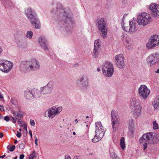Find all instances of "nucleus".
I'll return each mask as SVG.
<instances>
[{"mask_svg":"<svg viewBox=\"0 0 159 159\" xmlns=\"http://www.w3.org/2000/svg\"><path fill=\"white\" fill-rule=\"evenodd\" d=\"M15 147H16L15 145H13L10 146L9 148H8V149L10 152H13L14 150Z\"/></svg>","mask_w":159,"mask_h":159,"instance_id":"a19ab883","label":"nucleus"},{"mask_svg":"<svg viewBox=\"0 0 159 159\" xmlns=\"http://www.w3.org/2000/svg\"><path fill=\"white\" fill-rule=\"evenodd\" d=\"M159 44V36L155 35L152 36L146 43V48L148 49H152Z\"/></svg>","mask_w":159,"mask_h":159,"instance_id":"9d476101","label":"nucleus"},{"mask_svg":"<svg viewBox=\"0 0 159 159\" xmlns=\"http://www.w3.org/2000/svg\"><path fill=\"white\" fill-rule=\"evenodd\" d=\"M25 156L24 154H22L20 155L19 157L20 159H23L24 157Z\"/></svg>","mask_w":159,"mask_h":159,"instance_id":"8fccbe9b","label":"nucleus"},{"mask_svg":"<svg viewBox=\"0 0 159 159\" xmlns=\"http://www.w3.org/2000/svg\"><path fill=\"white\" fill-rule=\"evenodd\" d=\"M129 26H127L124 23V20H122L121 26L123 30L128 33L132 34L137 31L138 28L135 22L132 20L129 22Z\"/></svg>","mask_w":159,"mask_h":159,"instance_id":"423d86ee","label":"nucleus"},{"mask_svg":"<svg viewBox=\"0 0 159 159\" xmlns=\"http://www.w3.org/2000/svg\"><path fill=\"white\" fill-rule=\"evenodd\" d=\"M134 127V125L133 120H131L129 121L128 124V128L129 129H133Z\"/></svg>","mask_w":159,"mask_h":159,"instance_id":"473e14b6","label":"nucleus"},{"mask_svg":"<svg viewBox=\"0 0 159 159\" xmlns=\"http://www.w3.org/2000/svg\"><path fill=\"white\" fill-rule=\"evenodd\" d=\"M149 9L151 11V14L154 18H159V5L151 3L149 7Z\"/></svg>","mask_w":159,"mask_h":159,"instance_id":"dca6fc26","label":"nucleus"},{"mask_svg":"<svg viewBox=\"0 0 159 159\" xmlns=\"http://www.w3.org/2000/svg\"><path fill=\"white\" fill-rule=\"evenodd\" d=\"M3 136V133L2 132H0V138H2Z\"/></svg>","mask_w":159,"mask_h":159,"instance_id":"6e6d98bb","label":"nucleus"},{"mask_svg":"<svg viewBox=\"0 0 159 159\" xmlns=\"http://www.w3.org/2000/svg\"><path fill=\"white\" fill-rule=\"evenodd\" d=\"M19 117H20V118L22 117V116H23V115L22 114H19Z\"/></svg>","mask_w":159,"mask_h":159,"instance_id":"e2e57ef3","label":"nucleus"},{"mask_svg":"<svg viewBox=\"0 0 159 159\" xmlns=\"http://www.w3.org/2000/svg\"><path fill=\"white\" fill-rule=\"evenodd\" d=\"M4 60L0 59V70L2 71Z\"/></svg>","mask_w":159,"mask_h":159,"instance_id":"e433bc0d","label":"nucleus"},{"mask_svg":"<svg viewBox=\"0 0 159 159\" xmlns=\"http://www.w3.org/2000/svg\"><path fill=\"white\" fill-rule=\"evenodd\" d=\"M32 92L33 95V98H38L40 97L41 95V92L39 90L33 88L32 89Z\"/></svg>","mask_w":159,"mask_h":159,"instance_id":"4be33fe9","label":"nucleus"},{"mask_svg":"<svg viewBox=\"0 0 159 159\" xmlns=\"http://www.w3.org/2000/svg\"><path fill=\"white\" fill-rule=\"evenodd\" d=\"M100 50V49L94 48L93 51V56L94 58L97 57L99 55V52Z\"/></svg>","mask_w":159,"mask_h":159,"instance_id":"7c9ffc66","label":"nucleus"},{"mask_svg":"<svg viewBox=\"0 0 159 159\" xmlns=\"http://www.w3.org/2000/svg\"><path fill=\"white\" fill-rule=\"evenodd\" d=\"M17 142V140L16 139V140H15V141H14V144H16Z\"/></svg>","mask_w":159,"mask_h":159,"instance_id":"338daca9","label":"nucleus"},{"mask_svg":"<svg viewBox=\"0 0 159 159\" xmlns=\"http://www.w3.org/2000/svg\"><path fill=\"white\" fill-rule=\"evenodd\" d=\"M89 78L86 75H81L78 78L77 85L81 89H86L89 85Z\"/></svg>","mask_w":159,"mask_h":159,"instance_id":"0eeeda50","label":"nucleus"},{"mask_svg":"<svg viewBox=\"0 0 159 159\" xmlns=\"http://www.w3.org/2000/svg\"><path fill=\"white\" fill-rule=\"evenodd\" d=\"M3 118L2 116L0 113V119H2Z\"/></svg>","mask_w":159,"mask_h":159,"instance_id":"774afa93","label":"nucleus"},{"mask_svg":"<svg viewBox=\"0 0 159 159\" xmlns=\"http://www.w3.org/2000/svg\"><path fill=\"white\" fill-rule=\"evenodd\" d=\"M74 159H80V158L79 156L75 157H74Z\"/></svg>","mask_w":159,"mask_h":159,"instance_id":"bf43d9fd","label":"nucleus"},{"mask_svg":"<svg viewBox=\"0 0 159 159\" xmlns=\"http://www.w3.org/2000/svg\"><path fill=\"white\" fill-rule=\"evenodd\" d=\"M24 94L25 98L27 99H30L33 98L32 90L31 91L28 90H26L25 91Z\"/></svg>","mask_w":159,"mask_h":159,"instance_id":"5701e85b","label":"nucleus"},{"mask_svg":"<svg viewBox=\"0 0 159 159\" xmlns=\"http://www.w3.org/2000/svg\"><path fill=\"white\" fill-rule=\"evenodd\" d=\"M153 105L155 109L159 108V95L157 96L155 98Z\"/></svg>","mask_w":159,"mask_h":159,"instance_id":"393cba45","label":"nucleus"},{"mask_svg":"<svg viewBox=\"0 0 159 159\" xmlns=\"http://www.w3.org/2000/svg\"><path fill=\"white\" fill-rule=\"evenodd\" d=\"M121 39L125 48L128 49H132L134 46L133 40L125 34H122Z\"/></svg>","mask_w":159,"mask_h":159,"instance_id":"9b49d317","label":"nucleus"},{"mask_svg":"<svg viewBox=\"0 0 159 159\" xmlns=\"http://www.w3.org/2000/svg\"><path fill=\"white\" fill-rule=\"evenodd\" d=\"M16 136L19 138H20L21 135V134L20 132H17L16 134Z\"/></svg>","mask_w":159,"mask_h":159,"instance_id":"49530a36","label":"nucleus"},{"mask_svg":"<svg viewBox=\"0 0 159 159\" xmlns=\"http://www.w3.org/2000/svg\"><path fill=\"white\" fill-rule=\"evenodd\" d=\"M86 153L89 156H91L93 154V151L91 147H88L86 151Z\"/></svg>","mask_w":159,"mask_h":159,"instance_id":"c85d7f7f","label":"nucleus"},{"mask_svg":"<svg viewBox=\"0 0 159 159\" xmlns=\"http://www.w3.org/2000/svg\"><path fill=\"white\" fill-rule=\"evenodd\" d=\"M149 140H145L144 141V142H143L142 143L140 142V139L139 140V142L140 143H143V149L146 152H147L148 151L150 150L151 149L149 147V144H148V142Z\"/></svg>","mask_w":159,"mask_h":159,"instance_id":"aec40b11","label":"nucleus"},{"mask_svg":"<svg viewBox=\"0 0 159 159\" xmlns=\"http://www.w3.org/2000/svg\"><path fill=\"white\" fill-rule=\"evenodd\" d=\"M101 41L100 39L95 40L94 42V48L100 49L101 47Z\"/></svg>","mask_w":159,"mask_h":159,"instance_id":"a878e982","label":"nucleus"},{"mask_svg":"<svg viewBox=\"0 0 159 159\" xmlns=\"http://www.w3.org/2000/svg\"><path fill=\"white\" fill-rule=\"evenodd\" d=\"M127 0H122V2L123 3H124L125 2H126Z\"/></svg>","mask_w":159,"mask_h":159,"instance_id":"0e129e2a","label":"nucleus"},{"mask_svg":"<svg viewBox=\"0 0 159 159\" xmlns=\"http://www.w3.org/2000/svg\"><path fill=\"white\" fill-rule=\"evenodd\" d=\"M18 124L20 125V126H23V122L21 120H19L18 121Z\"/></svg>","mask_w":159,"mask_h":159,"instance_id":"a18cd8bd","label":"nucleus"},{"mask_svg":"<svg viewBox=\"0 0 159 159\" xmlns=\"http://www.w3.org/2000/svg\"><path fill=\"white\" fill-rule=\"evenodd\" d=\"M96 24L101 36L103 39L106 38L107 37L108 29L106 26L105 18H102L98 19L96 20Z\"/></svg>","mask_w":159,"mask_h":159,"instance_id":"7ed1b4c3","label":"nucleus"},{"mask_svg":"<svg viewBox=\"0 0 159 159\" xmlns=\"http://www.w3.org/2000/svg\"><path fill=\"white\" fill-rule=\"evenodd\" d=\"M24 129H27V125L26 124H23Z\"/></svg>","mask_w":159,"mask_h":159,"instance_id":"603ef678","label":"nucleus"},{"mask_svg":"<svg viewBox=\"0 0 159 159\" xmlns=\"http://www.w3.org/2000/svg\"><path fill=\"white\" fill-rule=\"evenodd\" d=\"M25 14L28 19L35 28L39 29L40 28V25L39 20L37 19L32 9L28 8L25 11Z\"/></svg>","mask_w":159,"mask_h":159,"instance_id":"39448f33","label":"nucleus"},{"mask_svg":"<svg viewBox=\"0 0 159 159\" xmlns=\"http://www.w3.org/2000/svg\"><path fill=\"white\" fill-rule=\"evenodd\" d=\"M30 123L31 125L33 126H34L35 124L34 121L32 119L30 120Z\"/></svg>","mask_w":159,"mask_h":159,"instance_id":"37998d69","label":"nucleus"},{"mask_svg":"<svg viewBox=\"0 0 159 159\" xmlns=\"http://www.w3.org/2000/svg\"><path fill=\"white\" fill-rule=\"evenodd\" d=\"M6 156V155H3V156H0V158H4V157H5Z\"/></svg>","mask_w":159,"mask_h":159,"instance_id":"052dcab7","label":"nucleus"},{"mask_svg":"<svg viewBox=\"0 0 159 159\" xmlns=\"http://www.w3.org/2000/svg\"><path fill=\"white\" fill-rule=\"evenodd\" d=\"M29 133L30 134V136H31V137L32 138V132L30 130L29 131Z\"/></svg>","mask_w":159,"mask_h":159,"instance_id":"5fc2aeb1","label":"nucleus"},{"mask_svg":"<svg viewBox=\"0 0 159 159\" xmlns=\"http://www.w3.org/2000/svg\"><path fill=\"white\" fill-rule=\"evenodd\" d=\"M4 120L7 122H8L10 120V116H6L4 117Z\"/></svg>","mask_w":159,"mask_h":159,"instance_id":"79ce46f5","label":"nucleus"},{"mask_svg":"<svg viewBox=\"0 0 159 159\" xmlns=\"http://www.w3.org/2000/svg\"><path fill=\"white\" fill-rule=\"evenodd\" d=\"M152 21V19L150 15L147 13H141L137 17V23L141 26L144 27L149 24Z\"/></svg>","mask_w":159,"mask_h":159,"instance_id":"20e7f679","label":"nucleus"},{"mask_svg":"<svg viewBox=\"0 0 159 159\" xmlns=\"http://www.w3.org/2000/svg\"><path fill=\"white\" fill-rule=\"evenodd\" d=\"M65 157V159H71L70 156L69 155H66Z\"/></svg>","mask_w":159,"mask_h":159,"instance_id":"09e8293b","label":"nucleus"},{"mask_svg":"<svg viewBox=\"0 0 159 159\" xmlns=\"http://www.w3.org/2000/svg\"><path fill=\"white\" fill-rule=\"evenodd\" d=\"M110 155L112 159H120L114 152H111Z\"/></svg>","mask_w":159,"mask_h":159,"instance_id":"72a5a7b5","label":"nucleus"},{"mask_svg":"<svg viewBox=\"0 0 159 159\" xmlns=\"http://www.w3.org/2000/svg\"><path fill=\"white\" fill-rule=\"evenodd\" d=\"M65 17V18L66 19V22H69V21L70 22H71V20H70V19L67 16H64Z\"/></svg>","mask_w":159,"mask_h":159,"instance_id":"de8ad7c7","label":"nucleus"},{"mask_svg":"<svg viewBox=\"0 0 159 159\" xmlns=\"http://www.w3.org/2000/svg\"><path fill=\"white\" fill-rule=\"evenodd\" d=\"M35 157V152L34 151L33 153L30 154L29 156V159H34V158Z\"/></svg>","mask_w":159,"mask_h":159,"instance_id":"58836bf2","label":"nucleus"},{"mask_svg":"<svg viewBox=\"0 0 159 159\" xmlns=\"http://www.w3.org/2000/svg\"><path fill=\"white\" fill-rule=\"evenodd\" d=\"M13 63L12 62L7 60H4L2 71L5 73H7L11 69Z\"/></svg>","mask_w":159,"mask_h":159,"instance_id":"f3484780","label":"nucleus"},{"mask_svg":"<svg viewBox=\"0 0 159 159\" xmlns=\"http://www.w3.org/2000/svg\"><path fill=\"white\" fill-rule=\"evenodd\" d=\"M96 129H102L103 128L100 122L98 121L95 123Z\"/></svg>","mask_w":159,"mask_h":159,"instance_id":"2f4dec72","label":"nucleus"},{"mask_svg":"<svg viewBox=\"0 0 159 159\" xmlns=\"http://www.w3.org/2000/svg\"><path fill=\"white\" fill-rule=\"evenodd\" d=\"M2 51V47L0 45V55L1 54Z\"/></svg>","mask_w":159,"mask_h":159,"instance_id":"13d9d810","label":"nucleus"},{"mask_svg":"<svg viewBox=\"0 0 159 159\" xmlns=\"http://www.w3.org/2000/svg\"><path fill=\"white\" fill-rule=\"evenodd\" d=\"M138 93L141 98L145 100L149 97L150 91L146 85L142 84L140 86L139 88Z\"/></svg>","mask_w":159,"mask_h":159,"instance_id":"1a4fd4ad","label":"nucleus"},{"mask_svg":"<svg viewBox=\"0 0 159 159\" xmlns=\"http://www.w3.org/2000/svg\"><path fill=\"white\" fill-rule=\"evenodd\" d=\"M40 68L39 61L35 58L31 59L28 61L23 62L20 66V70L24 72H28L30 70H37Z\"/></svg>","mask_w":159,"mask_h":159,"instance_id":"f257e3e1","label":"nucleus"},{"mask_svg":"<svg viewBox=\"0 0 159 159\" xmlns=\"http://www.w3.org/2000/svg\"><path fill=\"white\" fill-rule=\"evenodd\" d=\"M33 34V33L31 31H29L27 32L26 37L29 39H31Z\"/></svg>","mask_w":159,"mask_h":159,"instance_id":"c9c22d12","label":"nucleus"},{"mask_svg":"<svg viewBox=\"0 0 159 159\" xmlns=\"http://www.w3.org/2000/svg\"><path fill=\"white\" fill-rule=\"evenodd\" d=\"M146 60L147 62L149 64L150 66L156 65L152 54L150 55L147 58Z\"/></svg>","mask_w":159,"mask_h":159,"instance_id":"6ab92c4d","label":"nucleus"},{"mask_svg":"<svg viewBox=\"0 0 159 159\" xmlns=\"http://www.w3.org/2000/svg\"><path fill=\"white\" fill-rule=\"evenodd\" d=\"M54 86V82L52 81H49L46 85L47 87L48 88L52 91V90Z\"/></svg>","mask_w":159,"mask_h":159,"instance_id":"c756f323","label":"nucleus"},{"mask_svg":"<svg viewBox=\"0 0 159 159\" xmlns=\"http://www.w3.org/2000/svg\"><path fill=\"white\" fill-rule=\"evenodd\" d=\"M25 147V145L24 143H21L19 146V148L22 149H23Z\"/></svg>","mask_w":159,"mask_h":159,"instance_id":"c03bdc74","label":"nucleus"},{"mask_svg":"<svg viewBox=\"0 0 159 159\" xmlns=\"http://www.w3.org/2000/svg\"><path fill=\"white\" fill-rule=\"evenodd\" d=\"M130 107L133 117L135 119L139 118L142 113V107L139 101L134 97L130 100Z\"/></svg>","mask_w":159,"mask_h":159,"instance_id":"f03ea898","label":"nucleus"},{"mask_svg":"<svg viewBox=\"0 0 159 159\" xmlns=\"http://www.w3.org/2000/svg\"><path fill=\"white\" fill-rule=\"evenodd\" d=\"M96 135L93 139H92V141L94 143L97 142L100 140L103 137L104 132L102 130H96Z\"/></svg>","mask_w":159,"mask_h":159,"instance_id":"a211bd4d","label":"nucleus"},{"mask_svg":"<svg viewBox=\"0 0 159 159\" xmlns=\"http://www.w3.org/2000/svg\"><path fill=\"white\" fill-rule=\"evenodd\" d=\"M34 143L36 146H38V139L37 138H36L35 139Z\"/></svg>","mask_w":159,"mask_h":159,"instance_id":"3c124183","label":"nucleus"},{"mask_svg":"<svg viewBox=\"0 0 159 159\" xmlns=\"http://www.w3.org/2000/svg\"><path fill=\"white\" fill-rule=\"evenodd\" d=\"M111 122L113 129H116L118 128L120 124V118L118 116V113L114 110L112 111L111 112Z\"/></svg>","mask_w":159,"mask_h":159,"instance_id":"ddd939ff","label":"nucleus"},{"mask_svg":"<svg viewBox=\"0 0 159 159\" xmlns=\"http://www.w3.org/2000/svg\"><path fill=\"white\" fill-rule=\"evenodd\" d=\"M0 111H4L3 107L1 105L0 106Z\"/></svg>","mask_w":159,"mask_h":159,"instance_id":"864d4df0","label":"nucleus"},{"mask_svg":"<svg viewBox=\"0 0 159 159\" xmlns=\"http://www.w3.org/2000/svg\"><path fill=\"white\" fill-rule=\"evenodd\" d=\"M115 63L116 66L118 68L122 69L125 66L124 60V57L122 54L116 55L115 57Z\"/></svg>","mask_w":159,"mask_h":159,"instance_id":"2eb2a0df","label":"nucleus"},{"mask_svg":"<svg viewBox=\"0 0 159 159\" xmlns=\"http://www.w3.org/2000/svg\"><path fill=\"white\" fill-rule=\"evenodd\" d=\"M155 72L156 73H159V69H157V70L155 71Z\"/></svg>","mask_w":159,"mask_h":159,"instance_id":"680f3d73","label":"nucleus"},{"mask_svg":"<svg viewBox=\"0 0 159 159\" xmlns=\"http://www.w3.org/2000/svg\"><path fill=\"white\" fill-rule=\"evenodd\" d=\"M40 90L42 93L43 94H49L52 91L51 90L47 87V86H46L43 87H41Z\"/></svg>","mask_w":159,"mask_h":159,"instance_id":"b1692460","label":"nucleus"},{"mask_svg":"<svg viewBox=\"0 0 159 159\" xmlns=\"http://www.w3.org/2000/svg\"><path fill=\"white\" fill-rule=\"evenodd\" d=\"M153 129H158L159 128L158 125L156 121L152 122Z\"/></svg>","mask_w":159,"mask_h":159,"instance_id":"f704fd0d","label":"nucleus"},{"mask_svg":"<svg viewBox=\"0 0 159 159\" xmlns=\"http://www.w3.org/2000/svg\"><path fill=\"white\" fill-rule=\"evenodd\" d=\"M90 125H89V124H87L86 125V127H87V128H86V129H88V128H89V126Z\"/></svg>","mask_w":159,"mask_h":159,"instance_id":"69168bd1","label":"nucleus"},{"mask_svg":"<svg viewBox=\"0 0 159 159\" xmlns=\"http://www.w3.org/2000/svg\"><path fill=\"white\" fill-rule=\"evenodd\" d=\"M39 43L40 45L45 49H48L46 45V40L43 37H40L39 39Z\"/></svg>","mask_w":159,"mask_h":159,"instance_id":"412c9836","label":"nucleus"},{"mask_svg":"<svg viewBox=\"0 0 159 159\" xmlns=\"http://www.w3.org/2000/svg\"><path fill=\"white\" fill-rule=\"evenodd\" d=\"M12 114L13 116H14L15 118L16 119H18L19 117V113L17 111H13L12 113Z\"/></svg>","mask_w":159,"mask_h":159,"instance_id":"4c0bfd02","label":"nucleus"},{"mask_svg":"<svg viewBox=\"0 0 159 159\" xmlns=\"http://www.w3.org/2000/svg\"><path fill=\"white\" fill-rule=\"evenodd\" d=\"M0 98L1 99L3 98V97L1 92H0Z\"/></svg>","mask_w":159,"mask_h":159,"instance_id":"4d7b16f0","label":"nucleus"},{"mask_svg":"<svg viewBox=\"0 0 159 159\" xmlns=\"http://www.w3.org/2000/svg\"><path fill=\"white\" fill-rule=\"evenodd\" d=\"M152 54L154 58L156 64H157L159 63V53H154Z\"/></svg>","mask_w":159,"mask_h":159,"instance_id":"bb28decb","label":"nucleus"},{"mask_svg":"<svg viewBox=\"0 0 159 159\" xmlns=\"http://www.w3.org/2000/svg\"><path fill=\"white\" fill-rule=\"evenodd\" d=\"M16 120H17L15 118H14L12 116H10V120L12 121L13 123H16Z\"/></svg>","mask_w":159,"mask_h":159,"instance_id":"ea45409f","label":"nucleus"},{"mask_svg":"<svg viewBox=\"0 0 159 159\" xmlns=\"http://www.w3.org/2000/svg\"><path fill=\"white\" fill-rule=\"evenodd\" d=\"M120 146L121 148L124 149L125 148V139L124 137L121 138L120 140Z\"/></svg>","mask_w":159,"mask_h":159,"instance_id":"cd10ccee","label":"nucleus"},{"mask_svg":"<svg viewBox=\"0 0 159 159\" xmlns=\"http://www.w3.org/2000/svg\"><path fill=\"white\" fill-rule=\"evenodd\" d=\"M62 110L61 107L54 106L49 108L48 111V116L52 119L59 114Z\"/></svg>","mask_w":159,"mask_h":159,"instance_id":"4468645a","label":"nucleus"},{"mask_svg":"<svg viewBox=\"0 0 159 159\" xmlns=\"http://www.w3.org/2000/svg\"><path fill=\"white\" fill-rule=\"evenodd\" d=\"M159 135H154L153 133L151 132H149L147 134H143L141 138H140V142L142 143L144 142L146 140H151L153 143H155L159 140Z\"/></svg>","mask_w":159,"mask_h":159,"instance_id":"f8f14e48","label":"nucleus"},{"mask_svg":"<svg viewBox=\"0 0 159 159\" xmlns=\"http://www.w3.org/2000/svg\"><path fill=\"white\" fill-rule=\"evenodd\" d=\"M103 74L106 77H111L114 72V68L113 64L109 62H106L104 65L102 69Z\"/></svg>","mask_w":159,"mask_h":159,"instance_id":"6e6552de","label":"nucleus"}]
</instances>
